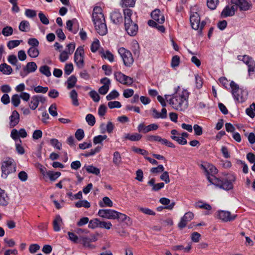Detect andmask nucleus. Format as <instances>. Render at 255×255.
<instances>
[{"instance_id": "6", "label": "nucleus", "mask_w": 255, "mask_h": 255, "mask_svg": "<svg viewBox=\"0 0 255 255\" xmlns=\"http://www.w3.org/2000/svg\"><path fill=\"white\" fill-rule=\"evenodd\" d=\"M118 52L123 59L124 65L127 67H130L133 62L131 53L124 47L120 48Z\"/></svg>"}, {"instance_id": "49", "label": "nucleus", "mask_w": 255, "mask_h": 255, "mask_svg": "<svg viewBox=\"0 0 255 255\" xmlns=\"http://www.w3.org/2000/svg\"><path fill=\"white\" fill-rule=\"evenodd\" d=\"M218 0H207V5L208 8L211 10L216 9L218 2Z\"/></svg>"}, {"instance_id": "48", "label": "nucleus", "mask_w": 255, "mask_h": 255, "mask_svg": "<svg viewBox=\"0 0 255 255\" xmlns=\"http://www.w3.org/2000/svg\"><path fill=\"white\" fill-rule=\"evenodd\" d=\"M99 220L96 218L90 221L88 225V227L91 229H95L98 227H99Z\"/></svg>"}, {"instance_id": "25", "label": "nucleus", "mask_w": 255, "mask_h": 255, "mask_svg": "<svg viewBox=\"0 0 255 255\" xmlns=\"http://www.w3.org/2000/svg\"><path fill=\"white\" fill-rule=\"evenodd\" d=\"M102 58L108 59L110 62H113L114 60V55L109 50L106 51L105 52L103 49L100 51Z\"/></svg>"}, {"instance_id": "50", "label": "nucleus", "mask_w": 255, "mask_h": 255, "mask_svg": "<svg viewBox=\"0 0 255 255\" xmlns=\"http://www.w3.org/2000/svg\"><path fill=\"white\" fill-rule=\"evenodd\" d=\"M84 131L81 128L78 129L75 133L76 138L79 141L81 140L84 138Z\"/></svg>"}, {"instance_id": "24", "label": "nucleus", "mask_w": 255, "mask_h": 255, "mask_svg": "<svg viewBox=\"0 0 255 255\" xmlns=\"http://www.w3.org/2000/svg\"><path fill=\"white\" fill-rule=\"evenodd\" d=\"M46 175L49 178L51 181H54L61 175V173L58 171L54 172L53 171L49 170L46 172Z\"/></svg>"}, {"instance_id": "54", "label": "nucleus", "mask_w": 255, "mask_h": 255, "mask_svg": "<svg viewBox=\"0 0 255 255\" xmlns=\"http://www.w3.org/2000/svg\"><path fill=\"white\" fill-rule=\"evenodd\" d=\"M18 142L16 143L15 144L16 146V150L18 153L20 154H23L25 152V150L23 147L21 146V140L19 139L18 140Z\"/></svg>"}, {"instance_id": "29", "label": "nucleus", "mask_w": 255, "mask_h": 255, "mask_svg": "<svg viewBox=\"0 0 255 255\" xmlns=\"http://www.w3.org/2000/svg\"><path fill=\"white\" fill-rule=\"evenodd\" d=\"M30 29V24L28 21L22 20L20 22L19 25V29L23 32H27Z\"/></svg>"}, {"instance_id": "17", "label": "nucleus", "mask_w": 255, "mask_h": 255, "mask_svg": "<svg viewBox=\"0 0 255 255\" xmlns=\"http://www.w3.org/2000/svg\"><path fill=\"white\" fill-rule=\"evenodd\" d=\"M9 127L10 128H14L19 122L20 118L18 113L14 110L12 112L11 116L9 117Z\"/></svg>"}, {"instance_id": "59", "label": "nucleus", "mask_w": 255, "mask_h": 255, "mask_svg": "<svg viewBox=\"0 0 255 255\" xmlns=\"http://www.w3.org/2000/svg\"><path fill=\"white\" fill-rule=\"evenodd\" d=\"M73 70V66L72 63L66 64L64 67V73L66 75H70Z\"/></svg>"}, {"instance_id": "44", "label": "nucleus", "mask_w": 255, "mask_h": 255, "mask_svg": "<svg viewBox=\"0 0 255 255\" xmlns=\"http://www.w3.org/2000/svg\"><path fill=\"white\" fill-rule=\"evenodd\" d=\"M195 84L196 87L198 89H201L203 84V78L200 76L199 75H197L195 76Z\"/></svg>"}, {"instance_id": "18", "label": "nucleus", "mask_w": 255, "mask_h": 255, "mask_svg": "<svg viewBox=\"0 0 255 255\" xmlns=\"http://www.w3.org/2000/svg\"><path fill=\"white\" fill-rule=\"evenodd\" d=\"M104 17V14L102 12V9L100 6H95L94 8L92 14V20L102 19Z\"/></svg>"}, {"instance_id": "41", "label": "nucleus", "mask_w": 255, "mask_h": 255, "mask_svg": "<svg viewBox=\"0 0 255 255\" xmlns=\"http://www.w3.org/2000/svg\"><path fill=\"white\" fill-rule=\"evenodd\" d=\"M21 42H22V40H10L8 42L7 44V46L9 49H11L18 46L20 44Z\"/></svg>"}, {"instance_id": "39", "label": "nucleus", "mask_w": 255, "mask_h": 255, "mask_svg": "<svg viewBox=\"0 0 255 255\" xmlns=\"http://www.w3.org/2000/svg\"><path fill=\"white\" fill-rule=\"evenodd\" d=\"M39 71L42 74L45 75L47 77L51 76V73L50 71L49 67L47 65H43L40 67Z\"/></svg>"}, {"instance_id": "26", "label": "nucleus", "mask_w": 255, "mask_h": 255, "mask_svg": "<svg viewBox=\"0 0 255 255\" xmlns=\"http://www.w3.org/2000/svg\"><path fill=\"white\" fill-rule=\"evenodd\" d=\"M39 54V51L37 47H30L27 51L28 55L31 58H36L38 57Z\"/></svg>"}, {"instance_id": "15", "label": "nucleus", "mask_w": 255, "mask_h": 255, "mask_svg": "<svg viewBox=\"0 0 255 255\" xmlns=\"http://www.w3.org/2000/svg\"><path fill=\"white\" fill-rule=\"evenodd\" d=\"M37 68V65L35 62H28L26 65L23 68V72L25 73V74H23V73L21 72L20 73V75L22 77H24L28 73L34 72L36 71Z\"/></svg>"}, {"instance_id": "42", "label": "nucleus", "mask_w": 255, "mask_h": 255, "mask_svg": "<svg viewBox=\"0 0 255 255\" xmlns=\"http://www.w3.org/2000/svg\"><path fill=\"white\" fill-rule=\"evenodd\" d=\"M75 21H77V20L76 18H74L72 20H68L66 22V28L67 29L71 32H73L74 34L76 33L77 32V30H75L74 31H73L72 27L73 23Z\"/></svg>"}, {"instance_id": "40", "label": "nucleus", "mask_w": 255, "mask_h": 255, "mask_svg": "<svg viewBox=\"0 0 255 255\" xmlns=\"http://www.w3.org/2000/svg\"><path fill=\"white\" fill-rule=\"evenodd\" d=\"M1 33L5 36H9L12 34L13 28L11 26H6L2 29Z\"/></svg>"}, {"instance_id": "34", "label": "nucleus", "mask_w": 255, "mask_h": 255, "mask_svg": "<svg viewBox=\"0 0 255 255\" xmlns=\"http://www.w3.org/2000/svg\"><path fill=\"white\" fill-rule=\"evenodd\" d=\"M170 137L171 139L177 141L178 144L181 145H185L187 143V140L186 139L183 137L180 136V135H171Z\"/></svg>"}, {"instance_id": "4", "label": "nucleus", "mask_w": 255, "mask_h": 255, "mask_svg": "<svg viewBox=\"0 0 255 255\" xmlns=\"http://www.w3.org/2000/svg\"><path fill=\"white\" fill-rule=\"evenodd\" d=\"M1 164L2 178L6 179L9 174L16 172V164L13 158L7 157Z\"/></svg>"}, {"instance_id": "60", "label": "nucleus", "mask_w": 255, "mask_h": 255, "mask_svg": "<svg viewBox=\"0 0 255 255\" xmlns=\"http://www.w3.org/2000/svg\"><path fill=\"white\" fill-rule=\"evenodd\" d=\"M193 128L196 135H201L203 134V128L198 125L195 124L193 126Z\"/></svg>"}, {"instance_id": "21", "label": "nucleus", "mask_w": 255, "mask_h": 255, "mask_svg": "<svg viewBox=\"0 0 255 255\" xmlns=\"http://www.w3.org/2000/svg\"><path fill=\"white\" fill-rule=\"evenodd\" d=\"M9 198L4 190L0 188V206H6L8 204Z\"/></svg>"}, {"instance_id": "43", "label": "nucleus", "mask_w": 255, "mask_h": 255, "mask_svg": "<svg viewBox=\"0 0 255 255\" xmlns=\"http://www.w3.org/2000/svg\"><path fill=\"white\" fill-rule=\"evenodd\" d=\"M100 47V42L98 39H95L91 44L90 49L92 52H96Z\"/></svg>"}, {"instance_id": "56", "label": "nucleus", "mask_w": 255, "mask_h": 255, "mask_svg": "<svg viewBox=\"0 0 255 255\" xmlns=\"http://www.w3.org/2000/svg\"><path fill=\"white\" fill-rule=\"evenodd\" d=\"M38 16L39 17L40 21L45 25H47L49 23V21L48 18L45 16V15L42 13V12H40L38 13Z\"/></svg>"}, {"instance_id": "31", "label": "nucleus", "mask_w": 255, "mask_h": 255, "mask_svg": "<svg viewBox=\"0 0 255 255\" xmlns=\"http://www.w3.org/2000/svg\"><path fill=\"white\" fill-rule=\"evenodd\" d=\"M39 104L37 95L33 96L31 98L29 107L31 109L34 110L37 108Z\"/></svg>"}, {"instance_id": "16", "label": "nucleus", "mask_w": 255, "mask_h": 255, "mask_svg": "<svg viewBox=\"0 0 255 255\" xmlns=\"http://www.w3.org/2000/svg\"><path fill=\"white\" fill-rule=\"evenodd\" d=\"M110 18L112 21L116 24H122L123 21L121 13L117 10H115L111 13Z\"/></svg>"}, {"instance_id": "45", "label": "nucleus", "mask_w": 255, "mask_h": 255, "mask_svg": "<svg viewBox=\"0 0 255 255\" xmlns=\"http://www.w3.org/2000/svg\"><path fill=\"white\" fill-rule=\"evenodd\" d=\"M86 121L88 123V125L91 126H93L96 123L95 118L91 114H89L86 116Z\"/></svg>"}, {"instance_id": "38", "label": "nucleus", "mask_w": 255, "mask_h": 255, "mask_svg": "<svg viewBox=\"0 0 255 255\" xmlns=\"http://www.w3.org/2000/svg\"><path fill=\"white\" fill-rule=\"evenodd\" d=\"M116 79L120 83L124 84L125 80L126 75L121 72H115L114 74Z\"/></svg>"}, {"instance_id": "27", "label": "nucleus", "mask_w": 255, "mask_h": 255, "mask_svg": "<svg viewBox=\"0 0 255 255\" xmlns=\"http://www.w3.org/2000/svg\"><path fill=\"white\" fill-rule=\"evenodd\" d=\"M77 80V78L75 75H72L69 77L67 81V88L68 89L73 88L76 85Z\"/></svg>"}, {"instance_id": "12", "label": "nucleus", "mask_w": 255, "mask_h": 255, "mask_svg": "<svg viewBox=\"0 0 255 255\" xmlns=\"http://www.w3.org/2000/svg\"><path fill=\"white\" fill-rule=\"evenodd\" d=\"M190 21L192 28L195 30H198L200 21L199 14L196 12H191Z\"/></svg>"}, {"instance_id": "47", "label": "nucleus", "mask_w": 255, "mask_h": 255, "mask_svg": "<svg viewBox=\"0 0 255 255\" xmlns=\"http://www.w3.org/2000/svg\"><path fill=\"white\" fill-rule=\"evenodd\" d=\"M11 103L15 107L18 106L20 103V96L18 94H14L11 97Z\"/></svg>"}, {"instance_id": "33", "label": "nucleus", "mask_w": 255, "mask_h": 255, "mask_svg": "<svg viewBox=\"0 0 255 255\" xmlns=\"http://www.w3.org/2000/svg\"><path fill=\"white\" fill-rule=\"evenodd\" d=\"M75 207L77 208L84 207L85 208H89L90 207V203L86 200H79L75 203Z\"/></svg>"}, {"instance_id": "32", "label": "nucleus", "mask_w": 255, "mask_h": 255, "mask_svg": "<svg viewBox=\"0 0 255 255\" xmlns=\"http://www.w3.org/2000/svg\"><path fill=\"white\" fill-rule=\"evenodd\" d=\"M195 206L196 208L204 209L208 211H210L212 209V207L210 205L206 203H203L202 201H198L196 202L195 204Z\"/></svg>"}, {"instance_id": "57", "label": "nucleus", "mask_w": 255, "mask_h": 255, "mask_svg": "<svg viewBox=\"0 0 255 255\" xmlns=\"http://www.w3.org/2000/svg\"><path fill=\"white\" fill-rule=\"evenodd\" d=\"M132 150L134 152L140 154L144 156L147 155L148 154V152L147 150L143 149L137 148L135 146H133L132 147Z\"/></svg>"}, {"instance_id": "28", "label": "nucleus", "mask_w": 255, "mask_h": 255, "mask_svg": "<svg viewBox=\"0 0 255 255\" xmlns=\"http://www.w3.org/2000/svg\"><path fill=\"white\" fill-rule=\"evenodd\" d=\"M70 97L72 101V104L75 106H78L79 105L78 100V94L75 90H72L70 93Z\"/></svg>"}, {"instance_id": "64", "label": "nucleus", "mask_w": 255, "mask_h": 255, "mask_svg": "<svg viewBox=\"0 0 255 255\" xmlns=\"http://www.w3.org/2000/svg\"><path fill=\"white\" fill-rule=\"evenodd\" d=\"M110 247L109 245L102 247L101 250L102 252L100 253V255H113L112 252L110 250H106L107 248Z\"/></svg>"}, {"instance_id": "51", "label": "nucleus", "mask_w": 255, "mask_h": 255, "mask_svg": "<svg viewBox=\"0 0 255 255\" xmlns=\"http://www.w3.org/2000/svg\"><path fill=\"white\" fill-rule=\"evenodd\" d=\"M180 60L179 56L175 55L173 56L171 62V67L175 68L178 66L180 63Z\"/></svg>"}, {"instance_id": "2", "label": "nucleus", "mask_w": 255, "mask_h": 255, "mask_svg": "<svg viewBox=\"0 0 255 255\" xmlns=\"http://www.w3.org/2000/svg\"><path fill=\"white\" fill-rule=\"evenodd\" d=\"M180 88L178 86L175 89V92L172 95V98L169 100V104L173 107L179 111H183L188 107V99L189 93L186 90H184L181 94L178 93V90Z\"/></svg>"}, {"instance_id": "11", "label": "nucleus", "mask_w": 255, "mask_h": 255, "mask_svg": "<svg viewBox=\"0 0 255 255\" xmlns=\"http://www.w3.org/2000/svg\"><path fill=\"white\" fill-rule=\"evenodd\" d=\"M231 3L238 5L241 11H247L251 8L252 4L247 0H231Z\"/></svg>"}, {"instance_id": "14", "label": "nucleus", "mask_w": 255, "mask_h": 255, "mask_svg": "<svg viewBox=\"0 0 255 255\" xmlns=\"http://www.w3.org/2000/svg\"><path fill=\"white\" fill-rule=\"evenodd\" d=\"M151 17L159 24H162L165 21L164 16L161 13L159 9H156L151 13Z\"/></svg>"}, {"instance_id": "53", "label": "nucleus", "mask_w": 255, "mask_h": 255, "mask_svg": "<svg viewBox=\"0 0 255 255\" xmlns=\"http://www.w3.org/2000/svg\"><path fill=\"white\" fill-rule=\"evenodd\" d=\"M119 96V93L116 90H114L106 96V99L110 101L117 98Z\"/></svg>"}, {"instance_id": "7", "label": "nucleus", "mask_w": 255, "mask_h": 255, "mask_svg": "<svg viewBox=\"0 0 255 255\" xmlns=\"http://www.w3.org/2000/svg\"><path fill=\"white\" fill-rule=\"evenodd\" d=\"M84 51L82 46H79L76 49L74 54V62L77 67L82 68L84 65Z\"/></svg>"}, {"instance_id": "35", "label": "nucleus", "mask_w": 255, "mask_h": 255, "mask_svg": "<svg viewBox=\"0 0 255 255\" xmlns=\"http://www.w3.org/2000/svg\"><path fill=\"white\" fill-rule=\"evenodd\" d=\"M86 171L89 173H93L96 175L100 174V170L97 167L93 165H88L86 167Z\"/></svg>"}, {"instance_id": "9", "label": "nucleus", "mask_w": 255, "mask_h": 255, "mask_svg": "<svg viewBox=\"0 0 255 255\" xmlns=\"http://www.w3.org/2000/svg\"><path fill=\"white\" fill-rule=\"evenodd\" d=\"M98 215L103 218L110 220H115L118 215L117 211L112 209H100Z\"/></svg>"}, {"instance_id": "5", "label": "nucleus", "mask_w": 255, "mask_h": 255, "mask_svg": "<svg viewBox=\"0 0 255 255\" xmlns=\"http://www.w3.org/2000/svg\"><path fill=\"white\" fill-rule=\"evenodd\" d=\"M230 85L232 89L231 93L234 100L239 103L244 102L247 98V92L240 88L239 85L233 81L231 82Z\"/></svg>"}, {"instance_id": "55", "label": "nucleus", "mask_w": 255, "mask_h": 255, "mask_svg": "<svg viewBox=\"0 0 255 255\" xmlns=\"http://www.w3.org/2000/svg\"><path fill=\"white\" fill-rule=\"evenodd\" d=\"M48 90L47 87H42L41 86H37L34 88V91L38 93H46Z\"/></svg>"}, {"instance_id": "23", "label": "nucleus", "mask_w": 255, "mask_h": 255, "mask_svg": "<svg viewBox=\"0 0 255 255\" xmlns=\"http://www.w3.org/2000/svg\"><path fill=\"white\" fill-rule=\"evenodd\" d=\"M0 71L3 74L10 75L12 72V69L9 65L4 63L0 65Z\"/></svg>"}, {"instance_id": "58", "label": "nucleus", "mask_w": 255, "mask_h": 255, "mask_svg": "<svg viewBox=\"0 0 255 255\" xmlns=\"http://www.w3.org/2000/svg\"><path fill=\"white\" fill-rule=\"evenodd\" d=\"M164 168L162 165H159L156 167H152L150 169V172L152 173H158L164 171Z\"/></svg>"}, {"instance_id": "8", "label": "nucleus", "mask_w": 255, "mask_h": 255, "mask_svg": "<svg viewBox=\"0 0 255 255\" xmlns=\"http://www.w3.org/2000/svg\"><path fill=\"white\" fill-rule=\"evenodd\" d=\"M93 21L97 32L101 35H106L107 33L108 30L105 18H103V20L96 19L93 20Z\"/></svg>"}, {"instance_id": "30", "label": "nucleus", "mask_w": 255, "mask_h": 255, "mask_svg": "<svg viewBox=\"0 0 255 255\" xmlns=\"http://www.w3.org/2000/svg\"><path fill=\"white\" fill-rule=\"evenodd\" d=\"M233 15H234V14L230 10L229 5L226 6L221 14V17L222 18H226L227 17L232 16Z\"/></svg>"}, {"instance_id": "13", "label": "nucleus", "mask_w": 255, "mask_h": 255, "mask_svg": "<svg viewBox=\"0 0 255 255\" xmlns=\"http://www.w3.org/2000/svg\"><path fill=\"white\" fill-rule=\"evenodd\" d=\"M194 216V214L191 212L186 213L183 217L181 218L180 222L178 224L179 228L182 229L185 228L187 223L193 219Z\"/></svg>"}, {"instance_id": "63", "label": "nucleus", "mask_w": 255, "mask_h": 255, "mask_svg": "<svg viewBox=\"0 0 255 255\" xmlns=\"http://www.w3.org/2000/svg\"><path fill=\"white\" fill-rule=\"evenodd\" d=\"M28 44L31 46V47H37L39 45V42L38 40L35 38H30L28 40Z\"/></svg>"}, {"instance_id": "52", "label": "nucleus", "mask_w": 255, "mask_h": 255, "mask_svg": "<svg viewBox=\"0 0 255 255\" xmlns=\"http://www.w3.org/2000/svg\"><path fill=\"white\" fill-rule=\"evenodd\" d=\"M89 94L94 102H98L99 101L100 97L96 91L92 90L89 92Z\"/></svg>"}, {"instance_id": "10", "label": "nucleus", "mask_w": 255, "mask_h": 255, "mask_svg": "<svg viewBox=\"0 0 255 255\" xmlns=\"http://www.w3.org/2000/svg\"><path fill=\"white\" fill-rule=\"evenodd\" d=\"M217 216L219 219L225 222L232 221L237 217V215H231L229 211L222 210L218 212Z\"/></svg>"}, {"instance_id": "3", "label": "nucleus", "mask_w": 255, "mask_h": 255, "mask_svg": "<svg viewBox=\"0 0 255 255\" xmlns=\"http://www.w3.org/2000/svg\"><path fill=\"white\" fill-rule=\"evenodd\" d=\"M124 14L125 30L130 36L136 35L138 30V26L137 23L133 21L131 19L132 10L129 8H125L124 9Z\"/></svg>"}, {"instance_id": "62", "label": "nucleus", "mask_w": 255, "mask_h": 255, "mask_svg": "<svg viewBox=\"0 0 255 255\" xmlns=\"http://www.w3.org/2000/svg\"><path fill=\"white\" fill-rule=\"evenodd\" d=\"M248 72L250 76L255 74V61L254 60L248 66Z\"/></svg>"}, {"instance_id": "19", "label": "nucleus", "mask_w": 255, "mask_h": 255, "mask_svg": "<svg viewBox=\"0 0 255 255\" xmlns=\"http://www.w3.org/2000/svg\"><path fill=\"white\" fill-rule=\"evenodd\" d=\"M117 213L118 215H117V218L116 219H117L119 222H125L126 224L128 226H130L132 225V222L129 217L127 216L126 214H123L118 211Z\"/></svg>"}, {"instance_id": "1", "label": "nucleus", "mask_w": 255, "mask_h": 255, "mask_svg": "<svg viewBox=\"0 0 255 255\" xmlns=\"http://www.w3.org/2000/svg\"><path fill=\"white\" fill-rule=\"evenodd\" d=\"M205 170L208 175V180L211 184L227 191L233 188L234 185L233 183L236 180L235 175H231L228 176V178L221 179L214 175V174L218 173V170L215 166L211 165L209 168V170L212 173L211 176L209 175V171L206 169Z\"/></svg>"}, {"instance_id": "61", "label": "nucleus", "mask_w": 255, "mask_h": 255, "mask_svg": "<svg viewBox=\"0 0 255 255\" xmlns=\"http://www.w3.org/2000/svg\"><path fill=\"white\" fill-rule=\"evenodd\" d=\"M112 227V224L110 222L100 221L99 227L101 228L109 230Z\"/></svg>"}, {"instance_id": "20", "label": "nucleus", "mask_w": 255, "mask_h": 255, "mask_svg": "<svg viewBox=\"0 0 255 255\" xmlns=\"http://www.w3.org/2000/svg\"><path fill=\"white\" fill-rule=\"evenodd\" d=\"M63 224L61 217L59 215H56L53 221V228L55 232H59L60 230V226Z\"/></svg>"}, {"instance_id": "37", "label": "nucleus", "mask_w": 255, "mask_h": 255, "mask_svg": "<svg viewBox=\"0 0 255 255\" xmlns=\"http://www.w3.org/2000/svg\"><path fill=\"white\" fill-rule=\"evenodd\" d=\"M238 58L240 60H242L248 66L254 61L252 57L246 55L244 56L239 55L238 56Z\"/></svg>"}, {"instance_id": "22", "label": "nucleus", "mask_w": 255, "mask_h": 255, "mask_svg": "<svg viewBox=\"0 0 255 255\" xmlns=\"http://www.w3.org/2000/svg\"><path fill=\"white\" fill-rule=\"evenodd\" d=\"M142 135L138 133H134L133 134L127 133L125 135L124 138L132 141H137L141 139Z\"/></svg>"}, {"instance_id": "36", "label": "nucleus", "mask_w": 255, "mask_h": 255, "mask_svg": "<svg viewBox=\"0 0 255 255\" xmlns=\"http://www.w3.org/2000/svg\"><path fill=\"white\" fill-rule=\"evenodd\" d=\"M113 162L116 165L119 166L122 162V158L119 151H115L113 154Z\"/></svg>"}, {"instance_id": "46", "label": "nucleus", "mask_w": 255, "mask_h": 255, "mask_svg": "<svg viewBox=\"0 0 255 255\" xmlns=\"http://www.w3.org/2000/svg\"><path fill=\"white\" fill-rule=\"evenodd\" d=\"M50 143L52 146L58 150H60L61 149L62 144L58 141L57 139H51L50 140Z\"/></svg>"}]
</instances>
